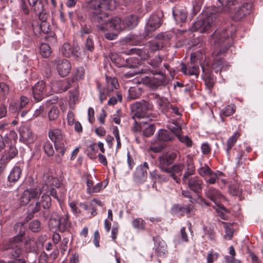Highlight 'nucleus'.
<instances>
[{
    "label": "nucleus",
    "mask_w": 263,
    "mask_h": 263,
    "mask_svg": "<svg viewBox=\"0 0 263 263\" xmlns=\"http://www.w3.org/2000/svg\"><path fill=\"white\" fill-rule=\"evenodd\" d=\"M236 31V26L232 25L222 30H216L211 35V43L215 45V48H220L217 51L215 50L213 52L216 57L212 63V68L216 73H220L222 70H226L228 66L227 62L217 55L226 52L232 45L233 38Z\"/></svg>",
    "instance_id": "1"
},
{
    "label": "nucleus",
    "mask_w": 263,
    "mask_h": 263,
    "mask_svg": "<svg viewBox=\"0 0 263 263\" xmlns=\"http://www.w3.org/2000/svg\"><path fill=\"white\" fill-rule=\"evenodd\" d=\"M238 3L234 10L232 12H225L222 10V5L221 7L213 10L205 17H199L193 25L192 30L193 31H199L200 33H204L208 31L216 23L220 13H228L233 15V17L235 21H239L251 12L252 5L251 3H246L241 6Z\"/></svg>",
    "instance_id": "2"
},
{
    "label": "nucleus",
    "mask_w": 263,
    "mask_h": 263,
    "mask_svg": "<svg viewBox=\"0 0 263 263\" xmlns=\"http://www.w3.org/2000/svg\"><path fill=\"white\" fill-rule=\"evenodd\" d=\"M117 7L114 0H88L86 7L89 11V16L93 23H102L107 17V10H113Z\"/></svg>",
    "instance_id": "3"
},
{
    "label": "nucleus",
    "mask_w": 263,
    "mask_h": 263,
    "mask_svg": "<svg viewBox=\"0 0 263 263\" xmlns=\"http://www.w3.org/2000/svg\"><path fill=\"white\" fill-rule=\"evenodd\" d=\"M108 16L102 23H95L99 30L102 32L116 30L119 31L126 29H132L138 24V17L134 14L126 16L124 20L120 17H114L108 20Z\"/></svg>",
    "instance_id": "4"
},
{
    "label": "nucleus",
    "mask_w": 263,
    "mask_h": 263,
    "mask_svg": "<svg viewBox=\"0 0 263 263\" xmlns=\"http://www.w3.org/2000/svg\"><path fill=\"white\" fill-rule=\"evenodd\" d=\"M23 227V224L21 222L14 225V229L18 234L11 238L5 246L7 254L10 258L20 257L22 253V242L25 234Z\"/></svg>",
    "instance_id": "5"
},
{
    "label": "nucleus",
    "mask_w": 263,
    "mask_h": 263,
    "mask_svg": "<svg viewBox=\"0 0 263 263\" xmlns=\"http://www.w3.org/2000/svg\"><path fill=\"white\" fill-rule=\"evenodd\" d=\"M69 217V216L67 213L59 216L56 212L53 211L49 218V224L52 227L58 226L60 232H64L71 227Z\"/></svg>",
    "instance_id": "6"
},
{
    "label": "nucleus",
    "mask_w": 263,
    "mask_h": 263,
    "mask_svg": "<svg viewBox=\"0 0 263 263\" xmlns=\"http://www.w3.org/2000/svg\"><path fill=\"white\" fill-rule=\"evenodd\" d=\"M200 51L194 52L191 54V62L188 63L186 65L184 63L180 64L181 71L184 74H189L190 76H197L199 73V66L196 63V60L200 58L199 54Z\"/></svg>",
    "instance_id": "7"
},
{
    "label": "nucleus",
    "mask_w": 263,
    "mask_h": 263,
    "mask_svg": "<svg viewBox=\"0 0 263 263\" xmlns=\"http://www.w3.org/2000/svg\"><path fill=\"white\" fill-rule=\"evenodd\" d=\"M177 156L175 152H168L160 156L158 158V167L162 172L167 173Z\"/></svg>",
    "instance_id": "8"
},
{
    "label": "nucleus",
    "mask_w": 263,
    "mask_h": 263,
    "mask_svg": "<svg viewBox=\"0 0 263 263\" xmlns=\"http://www.w3.org/2000/svg\"><path fill=\"white\" fill-rule=\"evenodd\" d=\"M42 193V191L40 187L25 190L21 194L20 198L21 204L26 205L29 203L32 199H39Z\"/></svg>",
    "instance_id": "9"
},
{
    "label": "nucleus",
    "mask_w": 263,
    "mask_h": 263,
    "mask_svg": "<svg viewBox=\"0 0 263 263\" xmlns=\"http://www.w3.org/2000/svg\"><path fill=\"white\" fill-rule=\"evenodd\" d=\"M37 202H39L41 207L43 208L40 213L41 215L45 220L48 219L52 212L49 210L51 205V198L48 194V192L44 193L40 200Z\"/></svg>",
    "instance_id": "10"
},
{
    "label": "nucleus",
    "mask_w": 263,
    "mask_h": 263,
    "mask_svg": "<svg viewBox=\"0 0 263 263\" xmlns=\"http://www.w3.org/2000/svg\"><path fill=\"white\" fill-rule=\"evenodd\" d=\"M134 106L136 108L135 116L139 119L148 117V111L153 108L152 103L144 100L137 102Z\"/></svg>",
    "instance_id": "11"
},
{
    "label": "nucleus",
    "mask_w": 263,
    "mask_h": 263,
    "mask_svg": "<svg viewBox=\"0 0 263 263\" xmlns=\"http://www.w3.org/2000/svg\"><path fill=\"white\" fill-rule=\"evenodd\" d=\"M153 99L155 101L158 110L167 116L171 107V104L168 99L164 97H161L158 94H154Z\"/></svg>",
    "instance_id": "12"
},
{
    "label": "nucleus",
    "mask_w": 263,
    "mask_h": 263,
    "mask_svg": "<svg viewBox=\"0 0 263 263\" xmlns=\"http://www.w3.org/2000/svg\"><path fill=\"white\" fill-rule=\"evenodd\" d=\"M161 24L160 17L157 14L152 15L145 26V36H148L153 31L158 29Z\"/></svg>",
    "instance_id": "13"
},
{
    "label": "nucleus",
    "mask_w": 263,
    "mask_h": 263,
    "mask_svg": "<svg viewBox=\"0 0 263 263\" xmlns=\"http://www.w3.org/2000/svg\"><path fill=\"white\" fill-rule=\"evenodd\" d=\"M148 170V164L146 162H144L142 165L138 166L134 173V180L138 184L144 183L146 180Z\"/></svg>",
    "instance_id": "14"
},
{
    "label": "nucleus",
    "mask_w": 263,
    "mask_h": 263,
    "mask_svg": "<svg viewBox=\"0 0 263 263\" xmlns=\"http://www.w3.org/2000/svg\"><path fill=\"white\" fill-rule=\"evenodd\" d=\"M48 179L49 181L47 183H45L42 185V187L41 188L42 192L44 191H47L50 187L49 189L50 195L52 196L53 198L59 201V199L55 187H60L61 183L59 180L56 178L51 177L49 178Z\"/></svg>",
    "instance_id": "15"
},
{
    "label": "nucleus",
    "mask_w": 263,
    "mask_h": 263,
    "mask_svg": "<svg viewBox=\"0 0 263 263\" xmlns=\"http://www.w3.org/2000/svg\"><path fill=\"white\" fill-rule=\"evenodd\" d=\"M46 86L43 81L37 82L32 87V97L36 102L42 101L46 96Z\"/></svg>",
    "instance_id": "16"
},
{
    "label": "nucleus",
    "mask_w": 263,
    "mask_h": 263,
    "mask_svg": "<svg viewBox=\"0 0 263 263\" xmlns=\"http://www.w3.org/2000/svg\"><path fill=\"white\" fill-rule=\"evenodd\" d=\"M194 206L191 204L181 205L180 204H174L172 209V213L181 216H186L190 217L193 212Z\"/></svg>",
    "instance_id": "17"
},
{
    "label": "nucleus",
    "mask_w": 263,
    "mask_h": 263,
    "mask_svg": "<svg viewBox=\"0 0 263 263\" xmlns=\"http://www.w3.org/2000/svg\"><path fill=\"white\" fill-rule=\"evenodd\" d=\"M136 125L133 128L135 132H142L145 137H149L153 135L155 131L156 128L154 124L141 122L139 124L135 122Z\"/></svg>",
    "instance_id": "18"
},
{
    "label": "nucleus",
    "mask_w": 263,
    "mask_h": 263,
    "mask_svg": "<svg viewBox=\"0 0 263 263\" xmlns=\"http://www.w3.org/2000/svg\"><path fill=\"white\" fill-rule=\"evenodd\" d=\"M184 168V165L183 163H176L170 167V170L167 172V174L176 183H179L181 181L180 176L181 175Z\"/></svg>",
    "instance_id": "19"
},
{
    "label": "nucleus",
    "mask_w": 263,
    "mask_h": 263,
    "mask_svg": "<svg viewBox=\"0 0 263 263\" xmlns=\"http://www.w3.org/2000/svg\"><path fill=\"white\" fill-rule=\"evenodd\" d=\"M57 69L59 74L61 77L67 76L70 72L71 68L70 63L66 59H59L55 61Z\"/></svg>",
    "instance_id": "20"
},
{
    "label": "nucleus",
    "mask_w": 263,
    "mask_h": 263,
    "mask_svg": "<svg viewBox=\"0 0 263 263\" xmlns=\"http://www.w3.org/2000/svg\"><path fill=\"white\" fill-rule=\"evenodd\" d=\"M186 183L189 189L195 193H199L202 190L203 181L198 177L188 178Z\"/></svg>",
    "instance_id": "21"
},
{
    "label": "nucleus",
    "mask_w": 263,
    "mask_h": 263,
    "mask_svg": "<svg viewBox=\"0 0 263 263\" xmlns=\"http://www.w3.org/2000/svg\"><path fill=\"white\" fill-rule=\"evenodd\" d=\"M155 242V252L158 256H163L167 252V245L165 242L159 237L153 238Z\"/></svg>",
    "instance_id": "22"
},
{
    "label": "nucleus",
    "mask_w": 263,
    "mask_h": 263,
    "mask_svg": "<svg viewBox=\"0 0 263 263\" xmlns=\"http://www.w3.org/2000/svg\"><path fill=\"white\" fill-rule=\"evenodd\" d=\"M80 47L74 46L72 48L69 44L65 43L62 47L61 51L65 57H70L72 55L76 58H79L80 53L79 52Z\"/></svg>",
    "instance_id": "23"
},
{
    "label": "nucleus",
    "mask_w": 263,
    "mask_h": 263,
    "mask_svg": "<svg viewBox=\"0 0 263 263\" xmlns=\"http://www.w3.org/2000/svg\"><path fill=\"white\" fill-rule=\"evenodd\" d=\"M48 135L50 140L54 143V146L57 145L58 147H60V143L65 142L62 132L59 129L49 130Z\"/></svg>",
    "instance_id": "24"
},
{
    "label": "nucleus",
    "mask_w": 263,
    "mask_h": 263,
    "mask_svg": "<svg viewBox=\"0 0 263 263\" xmlns=\"http://www.w3.org/2000/svg\"><path fill=\"white\" fill-rule=\"evenodd\" d=\"M34 136L31 130L28 126H24L20 130V141L25 144L32 143L34 141Z\"/></svg>",
    "instance_id": "25"
},
{
    "label": "nucleus",
    "mask_w": 263,
    "mask_h": 263,
    "mask_svg": "<svg viewBox=\"0 0 263 263\" xmlns=\"http://www.w3.org/2000/svg\"><path fill=\"white\" fill-rule=\"evenodd\" d=\"M42 211L39 202L37 201L35 203H32L29 204L27 208V216L26 220L28 221L32 219L35 214L38 213L40 216H42L41 214V212Z\"/></svg>",
    "instance_id": "26"
},
{
    "label": "nucleus",
    "mask_w": 263,
    "mask_h": 263,
    "mask_svg": "<svg viewBox=\"0 0 263 263\" xmlns=\"http://www.w3.org/2000/svg\"><path fill=\"white\" fill-rule=\"evenodd\" d=\"M207 198L217 204L222 198L223 195L217 189L210 187L205 192Z\"/></svg>",
    "instance_id": "27"
},
{
    "label": "nucleus",
    "mask_w": 263,
    "mask_h": 263,
    "mask_svg": "<svg viewBox=\"0 0 263 263\" xmlns=\"http://www.w3.org/2000/svg\"><path fill=\"white\" fill-rule=\"evenodd\" d=\"M40 244V241L34 238H28L24 242V247L26 252L37 254L39 251Z\"/></svg>",
    "instance_id": "28"
},
{
    "label": "nucleus",
    "mask_w": 263,
    "mask_h": 263,
    "mask_svg": "<svg viewBox=\"0 0 263 263\" xmlns=\"http://www.w3.org/2000/svg\"><path fill=\"white\" fill-rule=\"evenodd\" d=\"M172 13L177 23H183L186 20L187 12L185 9L175 7L173 9Z\"/></svg>",
    "instance_id": "29"
},
{
    "label": "nucleus",
    "mask_w": 263,
    "mask_h": 263,
    "mask_svg": "<svg viewBox=\"0 0 263 263\" xmlns=\"http://www.w3.org/2000/svg\"><path fill=\"white\" fill-rule=\"evenodd\" d=\"M220 4L222 5V10L225 12H232L236 7L238 3L241 0H218Z\"/></svg>",
    "instance_id": "30"
},
{
    "label": "nucleus",
    "mask_w": 263,
    "mask_h": 263,
    "mask_svg": "<svg viewBox=\"0 0 263 263\" xmlns=\"http://www.w3.org/2000/svg\"><path fill=\"white\" fill-rule=\"evenodd\" d=\"M106 86L104 89L107 93H110L114 89H117L119 86L118 80L115 77H106Z\"/></svg>",
    "instance_id": "31"
},
{
    "label": "nucleus",
    "mask_w": 263,
    "mask_h": 263,
    "mask_svg": "<svg viewBox=\"0 0 263 263\" xmlns=\"http://www.w3.org/2000/svg\"><path fill=\"white\" fill-rule=\"evenodd\" d=\"M149 176L154 182H158L160 183L168 181L170 178L168 174L167 175L159 174L156 170L150 172Z\"/></svg>",
    "instance_id": "32"
},
{
    "label": "nucleus",
    "mask_w": 263,
    "mask_h": 263,
    "mask_svg": "<svg viewBox=\"0 0 263 263\" xmlns=\"http://www.w3.org/2000/svg\"><path fill=\"white\" fill-rule=\"evenodd\" d=\"M157 77H152L153 89H156L158 86L166 84V77L161 72L156 73Z\"/></svg>",
    "instance_id": "33"
},
{
    "label": "nucleus",
    "mask_w": 263,
    "mask_h": 263,
    "mask_svg": "<svg viewBox=\"0 0 263 263\" xmlns=\"http://www.w3.org/2000/svg\"><path fill=\"white\" fill-rule=\"evenodd\" d=\"M240 136V134L238 132H235L231 137H230L227 141L226 147L225 148V150L226 151V153L228 157H229L230 155V150L233 147V146L236 143L238 138Z\"/></svg>",
    "instance_id": "34"
},
{
    "label": "nucleus",
    "mask_w": 263,
    "mask_h": 263,
    "mask_svg": "<svg viewBox=\"0 0 263 263\" xmlns=\"http://www.w3.org/2000/svg\"><path fill=\"white\" fill-rule=\"evenodd\" d=\"M22 174V169L20 167L15 166L11 170L8 179L9 182H15L20 179Z\"/></svg>",
    "instance_id": "35"
},
{
    "label": "nucleus",
    "mask_w": 263,
    "mask_h": 263,
    "mask_svg": "<svg viewBox=\"0 0 263 263\" xmlns=\"http://www.w3.org/2000/svg\"><path fill=\"white\" fill-rule=\"evenodd\" d=\"M195 171V168L194 165L193 163L190 161L187 162L186 164V168L185 171L184 172L182 180L183 183L186 184V181H187V179L188 178L193 175Z\"/></svg>",
    "instance_id": "36"
},
{
    "label": "nucleus",
    "mask_w": 263,
    "mask_h": 263,
    "mask_svg": "<svg viewBox=\"0 0 263 263\" xmlns=\"http://www.w3.org/2000/svg\"><path fill=\"white\" fill-rule=\"evenodd\" d=\"M142 95V90L137 87H131L128 90V98L130 99H137Z\"/></svg>",
    "instance_id": "37"
},
{
    "label": "nucleus",
    "mask_w": 263,
    "mask_h": 263,
    "mask_svg": "<svg viewBox=\"0 0 263 263\" xmlns=\"http://www.w3.org/2000/svg\"><path fill=\"white\" fill-rule=\"evenodd\" d=\"M147 37V36H145V32H144L143 35L140 36L130 35L126 40L127 42L130 44L137 45L140 44L144 38Z\"/></svg>",
    "instance_id": "38"
},
{
    "label": "nucleus",
    "mask_w": 263,
    "mask_h": 263,
    "mask_svg": "<svg viewBox=\"0 0 263 263\" xmlns=\"http://www.w3.org/2000/svg\"><path fill=\"white\" fill-rule=\"evenodd\" d=\"M158 139L161 141H168L173 138L169 132L164 129H160L158 132Z\"/></svg>",
    "instance_id": "39"
},
{
    "label": "nucleus",
    "mask_w": 263,
    "mask_h": 263,
    "mask_svg": "<svg viewBox=\"0 0 263 263\" xmlns=\"http://www.w3.org/2000/svg\"><path fill=\"white\" fill-rule=\"evenodd\" d=\"M30 6H31L32 10L37 12V11L43 10V3L40 0H28Z\"/></svg>",
    "instance_id": "40"
},
{
    "label": "nucleus",
    "mask_w": 263,
    "mask_h": 263,
    "mask_svg": "<svg viewBox=\"0 0 263 263\" xmlns=\"http://www.w3.org/2000/svg\"><path fill=\"white\" fill-rule=\"evenodd\" d=\"M28 228L29 230L33 232H39L42 229L41 223L40 221L37 219L33 220L29 223Z\"/></svg>",
    "instance_id": "41"
},
{
    "label": "nucleus",
    "mask_w": 263,
    "mask_h": 263,
    "mask_svg": "<svg viewBox=\"0 0 263 263\" xmlns=\"http://www.w3.org/2000/svg\"><path fill=\"white\" fill-rule=\"evenodd\" d=\"M168 128L170 130L176 135L177 137L180 135L182 129L179 124L176 121L173 120L172 123L168 126Z\"/></svg>",
    "instance_id": "42"
},
{
    "label": "nucleus",
    "mask_w": 263,
    "mask_h": 263,
    "mask_svg": "<svg viewBox=\"0 0 263 263\" xmlns=\"http://www.w3.org/2000/svg\"><path fill=\"white\" fill-rule=\"evenodd\" d=\"M40 50L41 55L44 58L48 57L51 53L50 47L46 43L41 44Z\"/></svg>",
    "instance_id": "43"
},
{
    "label": "nucleus",
    "mask_w": 263,
    "mask_h": 263,
    "mask_svg": "<svg viewBox=\"0 0 263 263\" xmlns=\"http://www.w3.org/2000/svg\"><path fill=\"white\" fill-rule=\"evenodd\" d=\"M133 227L138 230H144L145 222L141 218H136L132 222Z\"/></svg>",
    "instance_id": "44"
},
{
    "label": "nucleus",
    "mask_w": 263,
    "mask_h": 263,
    "mask_svg": "<svg viewBox=\"0 0 263 263\" xmlns=\"http://www.w3.org/2000/svg\"><path fill=\"white\" fill-rule=\"evenodd\" d=\"M134 53L138 55L142 59L145 60L148 58V51L146 49L133 48L131 50Z\"/></svg>",
    "instance_id": "45"
},
{
    "label": "nucleus",
    "mask_w": 263,
    "mask_h": 263,
    "mask_svg": "<svg viewBox=\"0 0 263 263\" xmlns=\"http://www.w3.org/2000/svg\"><path fill=\"white\" fill-rule=\"evenodd\" d=\"M44 150L45 154L48 156H52L54 153L53 145L49 141H46L44 144Z\"/></svg>",
    "instance_id": "46"
},
{
    "label": "nucleus",
    "mask_w": 263,
    "mask_h": 263,
    "mask_svg": "<svg viewBox=\"0 0 263 263\" xmlns=\"http://www.w3.org/2000/svg\"><path fill=\"white\" fill-rule=\"evenodd\" d=\"M211 171H212V170L206 164H204L203 166H201L197 170L198 174L204 178H206V177H208V175L211 172Z\"/></svg>",
    "instance_id": "47"
},
{
    "label": "nucleus",
    "mask_w": 263,
    "mask_h": 263,
    "mask_svg": "<svg viewBox=\"0 0 263 263\" xmlns=\"http://www.w3.org/2000/svg\"><path fill=\"white\" fill-rule=\"evenodd\" d=\"M59 114V110L58 108L55 106H52L48 112V118L51 121L56 120Z\"/></svg>",
    "instance_id": "48"
},
{
    "label": "nucleus",
    "mask_w": 263,
    "mask_h": 263,
    "mask_svg": "<svg viewBox=\"0 0 263 263\" xmlns=\"http://www.w3.org/2000/svg\"><path fill=\"white\" fill-rule=\"evenodd\" d=\"M203 75L211 74L213 70L212 68V64L209 62H204V63L201 65Z\"/></svg>",
    "instance_id": "49"
},
{
    "label": "nucleus",
    "mask_w": 263,
    "mask_h": 263,
    "mask_svg": "<svg viewBox=\"0 0 263 263\" xmlns=\"http://www.w3.org/2000/svg\"><path fill=\"white\" fill-rule=\"evenodd\" d=\"M234 106L233 105H229L226 106L221 111V115L226 117H229L235 112Z\"/></svg>",
    "instance_id": "50"
},
{
    "label": "nucleus",
    "mask_w": 263,
    "mask_h": 263,
    "mask_svg": "<svg viewBox=\"0 0 263 263\" xmlns=\"http://www.w3.org/2000/svg\"><path fill=\"white\" fill-rule=\"evenodd\" d=\"M177 138L181 142L184 143L187 147H190L192 146L193 142L187 136L180 134L178 136Z\"/></svg>",
    "instance_id": "51"
},
{
    "label": "nucleus",
    "mask_w": 263,
    "mask_h": 263,
    "mask_svg": "<svg viewBox=\"0 0 263 263\" xmlns=\"http://www.w3.org/2000/svg\"><path fill=\"white\" fill-rule=\"evenodd\" d=\"M1 94L4 99H6L9 92V87L5 83H0Z\"/></svg>",
    "instance_id": "52"
},
{
    "label": "nucleus",
    "mask_w": 263,
    "mask_h": 263,
    "mask_svg": "<svg viewBox=\"0 0 263 263\" xmlns=\"http://www.w3.org/2000/svg\"><path fill=\"white\" fill-rule=\"evenodd\" d=\"M162 61V59L159 56L157 55L153 59H150L148 62L149 65L154 68H156L159 66Z\"/></svg>",
    "instance_id": "53"
},
{
    "label": "nucleus",
    "mask_w": 263,
    "mask_h": 263,
    "mask_svg": "<svg viewBox=\"0 0 263 263\" xmlns=\"http://www.w3.org/2000/svg\"><path fill=\"white\" fill-rule=\"evenodd\" d=\"M17 154V150L15 148V146L13 145H10L9 148V150L8 151L7 153H6L5 155L7 156L9 159H12L14 157H15L16 154Z\"/></svg>",
    "instance_id": "54"
},
{
    "label": "nucleus",
    "mask_w": 263,
    "mask_h": 263,
    "mask_svg": "<svg viewBox=\"0 0 263 263\" xmlns=\"http://www.w3.org/2000/svg\"><path fill=\"white\" fill-rule=\"evenodd\" d=\"M112 133L115 137L117 141V148L119 149L121 147V143L120 141V138L119 135V132L117 126H114L112 128Z\"/></svg>",
    "instance_id": "55"
},
{
    "label": "nucleus",
    "mask_w": 263,
    "mask_h": 263,
    "mask_svg": "<svg viewBox=\"0 0 263 263\" xmlns=\"http://www.w3.org/2000/svg\"><path fill=\"white\" fill-rule=\"evenodd\" d=\"M122 99V94L120 92H117V97H111L108 102L109 105H115L117 104L118 101L121 102Z\"/></svg>",
    "instance_id": "56"
},
{
    "label": "nucleus",
    "mask_w": 263,
    "mask_h": 263,
    "mask_svg": "<svg viewBox=\"0 0 263 263\" xmlns=\"http://www.w3.org/2000/svg\"><path fill=\"white\" fill-rule=\"evenodd\" d=\"M209 178L208 179L205 178L204 179L207 183L214 184L215 183L216 180H217V175L214 172L211 171V172L208 175Z\"/></svg>",
    "instance_id": "57"
},
{
    "label": "nucleus",
    "mask_w": 263,
    "mask_h": 263,
    "mask_svg": "<svg viewBox=\"0 0 263 263\" xmlns=\"http://www.w3.org/2000/svg\"><path fill=\"white\" fill-rule=\"evenodd\" d=\"M218 253L213 252L212 251H211L208 253L206 257L207 263H213L218 258Z\"/></svg>",
    "instance_id": "58"
},
{
    "label": "nucleus",
    "mask_w": 263,
    "mask_h": 263,
    "mask_svg": "<svg viewBox=\"0 0 263 263\" xmlns=\"http://www.w3.org/2000/svg\"><path fill=\"white\" fill-rule=\"evenodd\" d=\"M205 84L209 88H212L214 85V79L211 74L204 75Z\"/></svg>",
    "instance_id": "59"
},
{
    "label": "nucleus",
    "mask_w": 263,
    "mask_h": 263,
    "mask_svg": "<svg viewBox=\"0 0 263 263\" xmlns=\"http://www.w3.org/2000/svg\"><path fill=\"white\" fill-rule=\"evenodd\" d=\"M172 37V34L168 32H162L157 35V38L159 40L164 41V42L168 41Z\"/></svg>",
    "instance_id": "60"
},
{
    "label": "nucleus",
    "mask_w": 263,
    "mask_h": 263,
    "mask_svg": "<svg viewBox=\"0 0 263 263\" xmlns=\"http://www.w3.org/2000/svg\"><path fill=\"white\" fill-rule=\"evenodd\" d=\"M20 10L25 15H28L30 12V10L25 0H21L20 5Z\"/></svg>",
    "instance_id": "61"
},
{
    "label": "nucleus",
    "mask_w": 263,
    "mask_h": 263,
    "mask_svg": "<svg viewBox=\"0 0 263 263\" xmlns=\"http://www.w3.org/2000/svg\"><path fill=\"white\" fill-rule=\"evenodd\" d=\"M85 49L89 51H92L94 49L93 42L90 37H88L85 43Z\"/></svg>",
    "instance_id": "62"
},
{
    "label": "nucleus",
    "mask_w": 263,
    "mask_h": 263,
    "mask_svg": "<svg viewBox=\"0 0 263 263\" xmlns=\"http://www.w3.org/2000/svg\"><path fill=\"white\" fill-rule=\"evenodd\" d=\"M29 102V98L24 96H21L20 100L19 108L22 109L25 107Z\"/></svg>",
    "instance_id": "63"
},
{
    "label": "nucleus",
    "mask_w": 263,
    "mask_h": 263,
    "mask_svg": "<svg viewBox=\"0 0 263 263\" xmlns=\"http://www.w3.org/2000/svg\"><path fill=\"white\" fill-rule=\"evenodd\" d=\"M10 160V159H9V158L5 155H4L2 157V158L0 160V168H1V172L4 169V168L6 166L7 164L8 163V162Z\"/></svg>",
    "instance_id": "64"
}]
</instances>
